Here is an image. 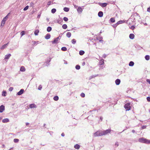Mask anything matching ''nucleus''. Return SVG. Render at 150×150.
<instances>
[{"mask_svg":"<svg viewBox=\"0 0 150 150\" xmlns=\"http://www.w3.org/2000/svg\"><path fill=\"white\" fill-rule=\"evenodd\" d=\"M140 17V16L139 15V14L137 13H134L133 14H132L130 18V19L132 20V21L133 22H135L136 21V19L137 18H138Z\"/></svg>","mask_w":150,"mask_h":150,"instance_id":"1","label":"nucleus"},{"mask_svg":"<svg viewBox=\"0 0 150 150\" xmlns=\"http://www.w3.org/2000/svg\"><path fill=\"white\" fill-rule=\"evenodd\" d=\"M139 142L149 144L150 143V140H147L146 139L142 137L139 139Z\"/></svg>","mask_w":150,"mask_h":150,"instance_id":"2","label":"nucleus"},{"mask_svg":"<svg viewBox=\"0 0 150 150\" xmlns=\"http://www.w3.org/2000/svg\"><path fill=\"white\" fill-rule=\"evenodd\" d=\"M130 105V103H127L125 105L124 108L126 110H130L131 107Z\"/></svg>","mask_w":150,"mask_h":150,"instance_id":"3","label":"nucleus"},{"mask_svg":"<svg viewBox=\"0 0 150 150\" xmlns=\"http://www.w3.org/2000/svg\"><path fill=\"white\" fill-rule=\"evenodd\" d=\"M61 38V36L60 35L59 36L54 39V40L52 41V42L53 44H56L58 43V39H60Z\"/></svg>","mask_w":150,"mask_h":150,"instance_id":"4","label":"nucleus"},{"mask_svg":"<svg viewBox=\"0 0 150 150\" xmlns=\"http://www.w3.org/2000/svg\"><path fill=\"white\" fill-rule=\"evenodd\" d=\"M111 130L110 129H108L102 131V136L105 135L107 134L110 133Z\"/></svg>","mask_w":150,"mask_h":150,"instance_id":"5","label":"nucleus"},{"mask_svg":"<svg viewBox=\"0 0 150 150\" xmlns=\"http://www.w3.org/2000/svg\"><path fill=\"white\" fill-rule=\"evenodd\" d=\"M93 136L95 137L102 136V132H100L99 131H98L93 134Z\"/></svg>","mask_w":150,"mask_h":150,"instance_id":"6","label":"nucleus"},{"mask_svg":"<svg viewBox=\"0 0 150 150\" xmlns=\"http://www.w3.org/2000/svg\"><path fill=\"white\" fill-rule=\"evenodd\" d=\"M7 18V16H6L3 19L2 21H1V27H3L4 26V24L5 23V22L6 21Z\"/></svg>","mask_w":150,"mask_h":150,"instance_id":"7","label":"nucleus"},{"mask_svg":"<svg viewBox=\"0 0 150 150\" xmlns=\"http://www.w3.org/2000/svg\"><path fill=\"white\" fill-rule=\"evenodd\" d=\"M96 4H98L102 7H106L108 4L106 3H101L100 2H98L96 3Z\"/></svg>","mask_w":150,"mask_h":150,"instance_id":"8","label":"nucleus"},{"mask_svg":"<svg viewBox=\"0 0 150 150\" xmlns=\"http://www.w3.org/2000/svg\"><path fill=\"white\" fill-rule=\"evenodd\" d=\"M24 91L23 89H21L17 93V95L20 96L24 92Z\"/></svg>","mask_w":150,"mask_h":150,"instance_id":"9","label":"nucleus"},{"mask_svg":"<svg viewBox=\"0 0 150 150\" xmlns=\"http://www.w3.org/2000/svg\"><path fill=\"white\" fill-rule=\"evenodd\" d=\"M5 110V107L3 105H2L0 106V112H2Z\"/></svg>","mask_w":150,"mask_h":150,"instance_id":"10","label":"nucleus"},{"mask_svg":"<svg viewBox=\"0 0 150 150\" xmlns=\"http://www.w3.org/2000/svg\"><path fill=\"white\" fill-rule=\"evenodd\" d=\"M120 83V79H117L115 81V83L117 85H119Z\"/></svg>","mask_w":150,"mask_h":150,"instance_id":"11","label":"nucleus"},{"mask_svg":"<svg viewBox=\"0 0 150 150\" xmlns=\"http://www.w3.org/2000/svg\"><path fill=\"white\" fill-rule=\"evenodd\" d=\"M77 11L79 13H81L83 11V10L82 8L81 7L79 6V7L77 9Z\"/></svg>","mask_w":150,"mask_h":150,"instance_id":"12","label":"nucleus"},{"mask_svg":"<svg viewBox=\"0 0 150 150\" xmlns=\"http://www.w3.org/2000/svg\"><path fill=\"white\" fill-rule=\"evenodd\" d=\"M51 35L50 34H47L45 36V38L47 40L50 39V38Z\"/></svg>","mask_w":150,"mask_h":150,"instance_id":"13","label":"nucleus"},{"mask_svg":"<svg viewBox=\"0 0 150 150\" xmlns=\"http://www.w3.org/2000/svg\"><path fill=\"white\" fill-rule=\"evenodd\" d=\"M98 16L100 17H102L103 16V12L101 11H100L98 13Z\"/></svg>","mask_w":150,"mask_h":150,"instance_id":"14","label":"nucleus"},{"mask_svg":"<svg viewBox=\"0 0 150 150\" xmlns=\"http://www.w3.org/2000/svg\"><path fill=\"white\" fill-rule=\"evenodd\" d=\"M8 42L7 43V44H5L3 45L0 48L1 50H3L4 49H5V48H6L7 46H8Z\"/></svg>","mask_w":150,"mask_h":150,"instance_id":"15","label":"nucleus"},{"mask_svg":"<svg viewBox=\"0 0 150 150\" xmlns=\"http://www.w3.org/2000/svg\"><path fill=\"white\" fill-rule=\"evenodd\" d=\"M103 38L102 37H99L98 38H97V40H99V42H103V40H102Z\"/></svg>","mask_w":150,"mask_h":150,"instance_id":"16","label":"nucleus"},{"mask_svg":"<svg viewBox=\"0 0 150 150\" xmlns=\"http://www.w3.org/2000/svg\"><path fill=\"white\" fill-rule=\"evenodd\" d=\"M129 38L131 39H133L134 38V35L133 34L131 33L129 35Z\"/></svg>","mask_w":150,"mask_h":150,"instance_id":"17","label":"nucleus"},{"mask_svg":"<svg viewBox=\"0 0 150 150\" xmlns=\"http://www.w3.org/2000/svg\"><path fill=\"white\" fill-rule=\"evenodd\" d=\"M3 123H6L9 122V120L8 118H5L2 120Z\"/></svg>","mask_w":150,"mask_h":150,"instance_id":"18","label":"nucleus"},{"mask_svg":"<svg viewBox=\"0 0 150 150\" xmlns=\"http://www.w3.org/2000/svg\"><path fill=\"white\" fill-rule=\"evenodd\" d=\"M11 55L10 54H8L6 55L5 56V59H8L10 58V57Z\"/></svg>","mask_w":150,"mask_h":150,"instance_id":"19","label":"nucleus"},{"mask_svg":"<svg viewBox=\"0 0 150 150\" xmlns=\"http://www.w3.org/2000/svg\"><path fill=\"white\" fill-rule=\"evenodd\" d=\"M20 71H21L24 72L25 71V69L24 66H22L20 69Z\"/></svg>","mask_w":150,"mask_h":150,"instance_id":"20","label":"nucleus"},{"mask_svg":"<svg viewBox=\"0 0 150 150\" xmlns=\"http://www.w3.org/2000/svg\"><path fill=\"white\" fill-rule=\"evenodd\" d=\"M100 65H102L104 64V60L103 59H101L99 62Z\"/></svg>","mask_w":150,"mask_h":150,"instance_id":"21","label":"nucleus"},{"mask_svg":"<svg viewBox=\"0 0 150 150\" xmlns=\"http://www.w3.org/2000/svg\"><path fill=\"white\" fill-rule=\"evenodd\" d=\"M29 107L31 108H35L36 107V105L34 104H32L30 105Z\"/></svg>","mask_w":150,"mask_h":150,"instance_id":"22","label":"nucleus"},{"mask_svg":"<svg viewBox=\"0 0 150 150\" xmlns=\"http://www.w3.org/2000/svg\"><path fill=\"white\" fill-rule=\"evenodd\" d=\"M63 10L64 11L67 12L69 11V8L67 7H65L64 8Z\"/></svg>","mask_w":150,"mask_h":150,"instance_id":"23","label":"nucleus"},{"mask_svg":"<svg viewBox=\"0 0 150 150\" xmlns=\"http://www.w3.org/2000/svg\"><path fill=\"white\" fill-rule=\"evenodd\" d=\"M68 38H69L71 36V33L70 32H67L66 34Z\"/></svg>","mask_w":150,"mask_h":150,"instance_id":"24","label":"nucleus"},{"mask_svg":"<svg viewBox=\"0 0 150 150\" xmlns=\"http://www.w3.org/2000/svg\"><path fill=\"white\" fill-rule=\"evenodd\" d=\"M80 145L78 144H76L74 146V148H75L76 149H79L80 148Z\"/></svg>","mask_w":150,"mask_h":150,"instance_id":"25","label":"nucleus"},{"mask_svg":"<svg viewBox=\"0 0 150 150\" xmlns=\"http://www.w3.org/2000/svg\"><path fill=\"white\" fill-rule=\"evenodd\" d=\"M39 31L38 30H35L34 32V34L35 35H38V33H39Z\"/></svg>","mask_w":150,"mask_h":150,"instance_id":"26","label":"nucleus"},{"mask_svg":"<svg viewBox=\"0 0 150 150\" xmlns=\"http://www.w3.org/2000/svg\"><path fill=\"white\" fill-rule=\"evenodd\" d=\"M85 53V52L83 50H80L79 52V54L81 55H83Z\"/></svg>","mask_w":150,"mask_h":150,"instance_id":"27","label":"nucleus"},{"mask_svg":"<svg viewBox=\"0 0 150 150\" xmlns=\"http://www.w3.org/2000/svg\"><path fill=\"white\" fill-rule=\"evenodd\" d=\"M52 28L51 27L49 26L47 28V30L48 32H50L52 30Z\"/></svg>","mask_w":150,"mask_h":150,"instance_id":"28","label":"nucleus"},{"mask_svg":"<svg viewBox=\"0 0 150 150\" xmlns=\"http://www.w3.org/2000/svg\"><path fill=\"white\" fill-rule=\"evenodd\" d=\"M110 21V22L112 23H114L115 22V20L114 18H111Z\"/></svg>","mask_w":150,"mask_h":150,"instance_id":"29","label":"nucleus"},{"mask_svg":"<svg viewBox=\"0 0 150 150\" xmlns=\"http://www.w3.org/2000/svg\"><path fill=\"white\" fill-rule=\"evenodd\" d=\"M134 64V62L132 61H131L129 62V65L130 66L132 67L133 66Z\"/></svg>","mask_w":150,"mask_h":150,"instance_id":"30","label":"nucleus"},{"mask_svg":"<svg viewBox=\"0 0 150 150\" xmlns=\"http://www.w3.org/2000/svg\"><path fill=\"white\" fill-rule=\"evenodd\" d=\"M145 59L147 60H148L150 59V56L149 55H146L145 57Z\"/></svg>","mask_w":150,"mask_h":150,"instance_id":"31","label":"nucleus"},{"mask_svg":"<svg viewBox=\"0 0 150 150\" xmlns=\"http://www.w3.org/2000/svg\"><path fill=\"white\" fill-rule=\"evenodd\" d=\"M53 99L55 101H57L59 99V97L57 96H55L54 97Z\"/></svg>","mask_w":150,"mask_h":150,"instance_id":"32","label":"nucleus"},{"mask_svg":"<svg viewBox=\"0 0 150 150\" xmlns=\"http://www.w3.org/2000/svg\"><path fill=\"white\" fill-rule=\"evenodd\" d=\"M56 11V9L55 8H53L51 10V12L52 13H54Z\"/></svg>","mask_w":150,"mask_h":150,"instance_id":"33","label":"nucleus"},{"mask_svg":"<svg viewBox=\"0 0 150 150\" xmlns=\"http://www.w3.org/2000/svg\"><path fill=\"white\" fill-rule=\"evenodd\" d=\"M62 27L64 29H66L67 28V26L66 24H64L62 26Z\"/></svg>","mask_w":150,"mask_h":150,"instance_id":"34","label":"nucleus"},{"mask_svg":"<svg viewBox=\"0 0 150 150\" xmlns=\"http://www.w3.org/2000/svg\"><path fill=\"white\" fill-rule=\"evenodd\" d=\"M56 21L57 23L59 24H60L62 22V20L61 19L57 20Z\"/></svg>","mask_w":150,"mask_h":150,"instance_id":"35","label":"nucleus"},{"mask_svg":"<svg viewBox=\"0 0 150 150\" xmlns=\"http://www.w3.org/2000/svg\"><path fill=\"white\" fill-rule=\"evenodd\" d=\"M71 42H72V43L73 44H75L76 43V40L75 39H73L71 40Z\"/></svg>","mask_w":150,"mask_h":150,"instance_id":"36","label":"nucleus"},{"mask_svg":"<svg viewBox=\"0 0 150 150\" xmlns=\"http://www.w3.org/2000/svg\"><path fill=\"white\" fill-rule=\"evenodd\" d=\"M61 50L63 51H66L67 50V48L65 47H62L61 48Z\"/></svg>","mask_w":150,"mask_h":150,"instance_id":"37","label":"nucleus"},{"mask_svg":"<svg viewBox=\"0 0 150 150\" xmlns=\"http://www.w3.org/2000/svg\"><path fill=\"white\" fill-rule=\"evenodd\" d=\"M6 92L5 91H3L2 92V96H6Z\"/></svg>","mask_w":150,"mask_h":150,"instance_id":"38","label":"nucleus"},{"mask_svg":"<svg viewBox=\"0 0 150 150\" xmlns=\"http://www.w3.org/2000/svg\"><path fill=\"white\" fill-rule=\"evenodd\" d=\"M75 68L77 70H79L80 68V66L79 65H76L75 67Z\"/></svg>","mask_w":150,"mask_h":150,"instance_id":"39","label":"nucleus"},{"mask_svg":"<svg viewBox=\"0 0 150 150\" xmlns=\"http://www.w3.org/2000/svg\"><path fill=\"white\" fill-rule=\"evenodd\" d=\"M51 59L50 58H49L48 59L47 61L46 62V63L47 64H48V65L49 64V63Z\"/></svg>","mask_w":150,"mask_h":150,"instance_id":"40","label":"nucleus"},{"mask_svg":"<svg viewBox=\"0 0 150 150\" xmlns=\"http://www.w3.org/2000/svg\"><path fill=\"white\" fill-rule=\"evenodd\" d=\"M19 139H15L13 140V141L15 143H17L19 142Z\"/></svg>","mask_w":150,"mask_h":150,"instance_id":"41","label":"nucleus"},{"mask_svg":"<svg viewBox=\"0 0 150 150\" xmlns=\"http://www.w3.org/2000/svg\"><path fill=\"white\" fill-rule=\"evenodd\" d=\"M42 86L41 85H40L39 86V87L38 88V89L39 90H41L42 89Z\"/></svg>","mask_w":150,"mask_h":150,"instance_id":"42","label":"nucleus"},{"mask_svg":"<svg viewBox=\"0 0 150 150\" xmlns=\"http://www.w3.org/2000/svg\"><path fill=\"white\" fill-rule=\"evenodd\" d=\"M29 6H25L23 9V10L24 11L27 10Z\"/></svg>","mask_w":150,"mask_h":150,"instance_id":"43","label":"nucleus"},{"mask_svg":"<svg viewBox=\"0 0 150 150\" xmlns=\"http://www.w3.org/2000/svg\"><path fill=\"white\" fill-rule=\"evenodd\" d=\"M20 34L21 36H23V35H24L25 34V31H23L21 32Z\"/></svg>","mask_w":150,"mask_h":150,"instance_id":"44","label":"nucleus"},{"mask_svg":"<svg viewBox=\"0 0 150 150\" xmlns=\"http://www.w3.org/2000/svg\"><path fill=\"white\" fill-rule=\"evenodd\" d=\"M98 75H93L92 76H91L90 77V79H91L95 77H96V76H98Z\"/></svg>","mask_w":150,"mask_h":150,"instance_id":"45","label":"nucleus"},{"mask_svg":"<svg viewBox=\"0 0 150 150\" xmlns=\"http://www.w3.org/2000/svg\"><path fill=\"white\" fill-rule=\"evenodd\" d=\"M63 20L65 21H68V18H67L66 17H64L63 18Z\"/></svg>","mask_w":150,"mask_h":150,"instance_id":"46","label":"nucleus"},{"mask_svg":"<svg viewBox=\"0 0 150 150\" xmlns=\"http://www.w3.org/2000/svg\"><path fill=\"white\" fill-rule=\"evenodd\" d=\"M81 96L82 97H84L85 96V94L83 93H82L81 94Z\"/></svg>","mask_w":150,"mask_h":150,"instance_id":"47","label":"nucleus"},{"mask_svg":"<svg viewBox=\"0 0 150 150\" xmlns=\"http://www.w3.org/2000/svg\"><path fill=\"white\" fill-rule=\"evenodd\" d=\"M13 90V87H11L9 88V91H12Z\"/></svg>","mask_w":150,"mask_h":150,"instance_id":"48","label":"nucleus"},{"mask_svg":"<svg viewBox=\"0 0 150 150\" xmlns=\"http://www.w3.org/2000/svg\"><path fill=\"white\" fill-rule=\"evenodd\" d=\"M118 22H119V24L122 23L124 22V21H120Z\"/></svg>","mask_w":150,"mask_h":150,"instance_id":"49","label":"nucleus"},{"mask_svg":"<svg viewBox=\"0 0 150 150\" xmlns=\"http://www.w3.org/2000/svg\"><path fill=\"white\" fill-rule=\"evenodd\" d=\"M146 125H143L142 127V129H144L146 128Z\"/></svg>","mask_w":150,"mask_h":150,"instance_id":"50","label":"nucleus"},{"mask_svg":"<svg viewBox=\"0 0 150 150\" xmlns=\"http://www.w3.org/2000/svg\"><path fill=\"white\" fill-rule=\"evenodd\" d=\"M147 100L149 102H150V97H148L146 98Z\"/></svg>","mask_w":150,"mask_h":150,"instance_id":"51","label":"nucleus"},{"mask_svg":"<svg viewBox=\"0 0 150 150\" xmlns=\"http://www.w3.org/2000/svg\"><path fill=\"white\" fill-rule=\"evenodd\" d=\"M135 28V27L134 25H132L131 27V29H132V30H133Z\"/></svg>","mask_w":150,"mask_h":150,"instance_id":"52","label":"nucleus"},{"mask_svg":"<svg viewBox=\"0 0 150 150\" xmlns=\"http://www.w3.org/2000/svg\"><path fill=\"white\" fill-rule=\"evenodd\" d=\"M51 4V1H49L47 3V5L49 6Z\"/></svg>","mask_w":150,"mask_h":150,"instance_id":"53","label":"nucleus"},{"mask_svg":"<svg viewBox=\"0 0 150 150\" xmlns=\"http://www.w3.org/2000/svg\"><path fill=\"white\" fill-rule=\"evenodd\" d=\"M115 145H117V146H119L118 142H116L115 144Z\"/></svg>","mask_w":150,"mask_h":150,"instance_id":"54","label":"nucleus"},{"mask_svg":"<svg viewBox=\"0 0 150 150\" xmlns=\"http://www.w3.org/2000/svg\"><path fill=\"white\" fill-rule=\"evenodd\" d=\"M147 11L148 12H150V7H149L147 8Z\"/></svg>","mask_w":150,"mask_h":150,"instance_id":"55","label":"nucleus"},{"mask_svg":"<svg viewBox=\"0 0 150 150\" xmlns=\"http://www.w3.org/2000/svg\"><path fill=\"white\" fill-rule=\"evenodd\" d=\"M106 56V55L105 54H104L102 56L104 58H105Z\"/></svg>","mask_w":150,"mask_h":150,"instance_id":"56","label":"nucleus"},{"mask_svg":"<svg viewBox=\"0 0 150 150\" xmlns=\"http://www.w3.org/2000/svg\"><path fill=\"white\" fill-rule=\"evenodd\" d=\"M41 13H40V14H38L37 17V18H40V15H41Z\"/></svg>","mask_w":150,"mask_h":150,"instance_id":"57","label":"nucleus"},{"mask_svg":"<svg viewBox=\"0 0 150 150\" xmlns=\"http://www.w3.org/2000/svg\"><path fill=\"white\" fill-rule=\"evenodd\" d=\"M146 81L150 84V80L149 79H147L146 80Z\"/></svg>","mask_w":150,"mask_h":150,"instance_id":"58","label":"nucleus"},{"mask_svg":"<svg viewBox=\"0 0 150 150\" xmlns=\"http://www.w3.org/2000/svg\"><path fill=\"white\" fill-rule=\"evenodd\" d=\"M85 62L84 61H83L82 63V65L83 66H84L85 65Z\"/></svg>","mask_w":150,"mask_h":150,"instance_id":"59","label":"nucleus"},{"mask_svg":"<svg viewBox=\"0 0 150 150\" xmlns=\"http://www.w3.org/2000/svg\"><path fill=\"white\" fill-rule=\"evenodd\" d=\"M73 5L74 6V7L75 8H76L78 7V6L76 5H75L74 4H73Z\"/></svg>","mask_w":150,"mask_h":150,"instance_id":"60","label":"nucleus"},{"mask_svg":"<svg viewBox=\"0 0 150 150\" xmlns=\"http://www.w3.org/2000/svg\"><path fill=\"white\" fill-rule=\"evenodd\" d=\"M64 64H68L67 61L64 60Z\"/></svg>","mask_w":150,"mask_h":150,"instance_id":"61","label":"nucleus"},{"mask_svg":"<svg viewBox=\"0 0 150 150\" xmlns=\"http://www.w3.org/2000/svg\"><path fill=\"white\" fill-rule=\"evenodd\" d=\"M112 26L114 28H115L117 26L115 24L113 25Z\"/></svg>","mask_w":150,"mask_h":150,"instance_id":"62","label":"nucleus"},{"mask_svg":"<svg viewBox=\"0 0 150 150\" xmlns=\"http://www.w3.org/2000/svg\"><path fill=\"white\" fill-rule=\"evenodd\" d=\"M65 135L64 134V133H62L61 134V136L62 137H64Z\"/></svg>","mask_w":150,"mask_h":150,"instance_id":"63","label":"nucleus"},{"mask_svg":"<svg viewBox=\"0 0 150 150\" xmlns=\"http://www.w3.org/2000/svg\"><path fill=\"white\" fill-rule=\"evenodd\" d=\"M116 25L117 26L119 24H120L119 23V22H118L117 23H115Z\"/></svg>","mask_w":150,"mask_h":150,"instance_id":"64","label":"nucleus"}]
</instances>
